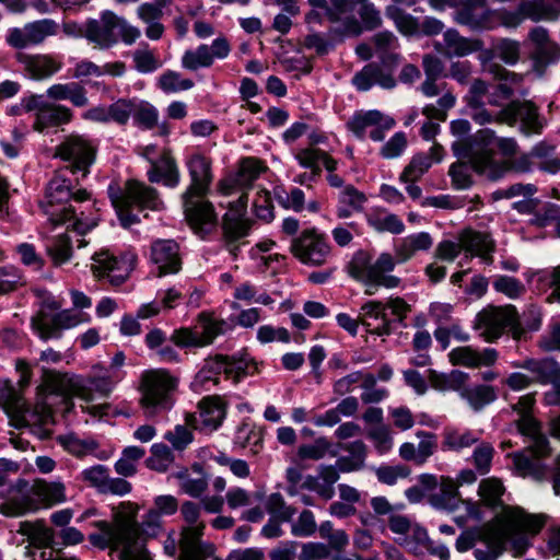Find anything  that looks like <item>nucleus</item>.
Wrapping results in <instances>:
<instances>
[{"instance_id":"30","label":"nucleus","mask_w":560,"mask_h":560,"mask_svg":"<svg viewBox=\"0 0 560 560\" xmlns=\"http://www.w3.org/2000/svg\"><path fill=\"white\" fill-rule=\"evenodd\" d=\"M499 353L493 348L475 349L470 346L457 347L450 351L448 359L453 365H462L469 369L493 365Z\"/></svg>"},{"instance_id":"21","label":"nucleus","mask_w":560,"mask_h":560,"mask_svg":"<svg viewBox=\"0 0 560 560\" xmlns=\"http://www.w3.org/2000/svg\"><path fill=\"white\" fill-rule=\"evenodd\" d=\"M230 52L231 46L229 40L220 36L210 46L202 44L196 49L186 50L182 57V67L190 71L209 68L215 59H225Z\"/></svg>"},{"instance_id":"46","label":"nucleus","mask_w":560,"mask_h":560,"mask_svg":"<svg viewBox=\"0 0 560 560\" xmlns=\"http://www.w3.org/2000/svg\"><path fill=\"white\" fill-rule=\"evenodd\" d=\"M35 116L34 129L43 132L48 128L68 124L72 118V112L63 105L48 102L44 109Z\"/></svg>"},{"instance_id":"20","label":"nucleus","mask_w":560,"mask_h":560,"mask_svg":"<svg viewBox=\"0 0 560 560\" xmlns=\"http://www.w3.org/2000/svg\"><path fill=\"white\" fill-rule=\"evenodd\" d=\"M225 418V405L220 397L209 396L198 404V412L186 413V424L203 433L215 431Z\"/></svg>"},{"instance_id":"28","label":"nucleus","mask_w":560,"mask_h":560,"mask_svg":"<svg viewBox=\"0 0 560 560\" xmlns=\"http://www.w3.org/2000/svg\"><path fill=\"white\" fill-rule=\"evenodd\" d=\"M395 67H386L371 62L366 65L360 72L352 78V83L359 91H369L373 85H378L382 89H394L396 80L393 75Z\"/></svg>"},{"instance_id":"63","label":"nucleus","mask_w":560,"mask_h":560,"mask_svg":"<svg viewBox=\"0 0 560 560\" xmlns=\"http://www.w3.org/2000/svg\"><path fill=\"white\" fill-rule=\"evenodd\" d=\"M145 452L139 446H128L122 451L120 458L115 464V470L118 475L130 477L137 471L138 462L144 456Z\"/></svg>"},{"instance_id":"2","label":"nucleus","mask_w":560,"mask_h":560,"mask_svg":"<svg viewBox=\"0 0 560 560\" xmlns=\"http://www.w3.org/2000/svg\"><path fill=\"white\" fill-rule=\"evenodd\" d=\"M116 376H108L104 366L93 365L88 375H68L57 372H45L43 383L37 387L36 400L30 406L28 415L34 421L47 424L52 419L50 396L61 395L77 397L85 402L107 397L116 387Z\"/></svg>"},{"instance_id":"19","label":"nucleus","mask_w":560,"mask_h":560,"mask_svg":"<svg viewBox=\"0 0 560 560\" xmlns=\"http://www.w3.org/2000/svg\"><path fill=\"white\" fill-rule=\"evenodd\" d=\"M396 125L393 117L377 109L357 112L347 122L348 129L359 139H364L369 132L373 141H382L385 132Z\"/></svg>"},{"instance_id":"59","label":"nucleus","mask_w":560,"mask_h":560,"mask_svg":"<svg viewBox=\"0 0 560 560\" xmlns=\"http://www.w3.org/2000/svg\"><path fill=\"white\" fill-rule=\"evenodd\" d=\"M466 378L467 374L457 370L451 373H439L434 370L429 371V381L432 387L442 392L459 389Z\"/></svg>"},{"instance_id":"8","label":"nucleus","mask_w":560,"mask_h":560,"mask_svg":"<svg viewBox=\"0 0 560 560\" xmlns=\"http://www.w3.org/2000/svg\"><path fill=\"white\" fill-rule=\"evenodd\" d=\"M258 372V364L248 355H215L205 361L191 384L195 390H210L218 384L219 375L225 374L228 378L238 382L247 375Z\"/></svg>"},{"instance_id":"6","label":"nucleus","mask_w":560,"mask_h":560,"mask_svg":"<svg viewBox=\"0 0 560 560\" xmlns=\"http://www.w3.org/2000/svg\"><path fill=\"white\" fill-rule=\"evenodd\" d=\"M177 384V378L164 369L144 372L140 386V404L144 416L155 418L170 411L175 404Z\"/></svg>"},{"instance_id":"7","label":"nucleus","mask_w":560,"mask_h":560,"mask_svg":"<svg viewBox=\"0 0 560 560\" xmlns=\"http://www.w3.org/2000/svg\"><path fill=\"white\" fill-rule=\"evenodd\" d=\"M60 303L51 295L43 299L36 315L32 317V328L43 340L58 339L62 331L71 329L90 320V316L75 310H63Z\"/></svg>"},{"instance_id":"62","label":"nucleus","mask_w":560,"mask_h":560,"mask_svg":"<svg viewBox=\"0 0 560 560\" xmlns=\"http://www.w3.org/2000/svg\"><path fill=\"white\" fill-rule=\"evenodd\" d=\"M327 455L335 457L337 452L332 450L331 443L324 436L316 439L311 444H302L298 450L301 459L319 460Z\"/></svg>"},{"instance_id":"1","label":"nucleus","mask_w":560,"mask_h":560,"mask_svg":"<svg viewBox=\"0 0 560 560\" xmlns=\"http://www.w3.org/2000/svg\"><path fill=\"white\" fill-rule=\"evenodd\" d=\"M179 509L178 500L172 494H160L142 516L141 528L137 522L138 505L124 502L113 510V522L97 521L93 525L98 533L89 536L90 542L100 549L119 551L121 560H151L145 548V537L155 538L164 529V517L173 516Z\"/></svg>"},{"instance_id":"60","label":"nucleus","mask_w":560,"mask_h":560,"mask_svg":"<svg viewBox=\"0 0 560 560\" xmlns=\"http://www.w3.org/2000/svg\"><path fill=\"white\" fill-rule=\"evenodd\" d=\"M131 117L140 128L152 129L158 124L159 112L149 102L133 98Z\"/></svg>"},{"instance_id":"34","label":"nucleus","mask_w":560,"mask_h":560,"mask_svg":"<svg viewBox=\"0 0 560 560\" xmlns=\"http://www.w3.org/2000/svg\"><path fill=\"white\" fill-rule=\"evenodd\" d=\"M443 155V148L438 143L433 144L428 153L415 154L400 174V182L419 180L429 171L433 163L442 161Z\"/></svg>"},{"instance_id":"32","label":"nucleus","mask_w":560,"mask_h":560,"mask_svg":"<svg viewBox=\"0 0 560 560\" xmlns=\"http://www.w3.org/2000/svg\"><path fill=\"white\" fill-rule=\"evenodd\" d=\"M511 366L528 371L533 383L541 385H547L549 382H556L560 378V364L552 358H527L523 361L511 362Z\"/></svg>"},{"instance_id":"49","label":"nucleus","mask_w":560,"mask_h":560,"mask_svg":"<svg viewBox=\"0 0 560 560\" xmlns=\"http://www.w3.org/2000/svg\"><path fill=\"white\" fill-rule=\"evenodd\" d=\"M480 431L447 428L443 432L442 448L445 451L460 452L477 444L480 441Z\"/></svg>"},{"instance_id":"16","label":"nucleus","mask_w":560,"mask_h":560,"mask_svg":"<svg viewBox=\"0 0 560 560\" xmlns=\"http://www.w3.org/2000/svg\"><path fill=\"white\" fill-rule=\"evenodd\" d=\"M291 252L304 265L322 266L330 258L331 246L324 234L307 229L292 241Z\"/></svg>"},{"instance_id":"57","label":"nucleus","mask_w":560,"mask_h":560,"mask_svg":"<svg viewBox=\"0 0 560 560\" xmlns=\"http://www.w3.org/2000/svg\"><path fill=\"white\" fill-rule=\"evenodd\" d=\"M342 448L349 452L350 455L338 458L337 466L340 471L348 472L360 469L364 464L366 455L365 444L362 441H353L346 444Z\"/></svg>"},{"instance_id":"50","label":"nucleus","mask_w":560,"mask_h":560,"mask_svg":"<svg viewBox=\"0 0 560 560\" xmlns=\"http://www.w3.org/2000/svg\"><path fill=\"white\" fill-rule=\"evenodd\" d=\"M0 406L8 415L14 417H25L30 412V406L7 380L0 381Z\"/></svg>"},{"instance_id":"25","label":"nucleus","mask_w":560,"mask_h":560,"mask_svg":"<svg viewBox=\"0 0 560 560\" xmlns=\"http://www.w3.org/2000/svg\"><path fill=\"white\" fill-rule=\"evenodd\" d=\"M190 185L184 192H197V195H207L212 182L211 160L200 152H192L185 159Z\"/></svg>"},{"instance_id":"45","label":"nucleus","mask_w":560,"mask_h":560,"mask_svg":"<svg viewBox=\"0 0 560 560\" xmlns=\"http://www.w3.org/2000/svg\"><path fill=\"white\" fill-rule=\"evenodd\" d=\"M477 536L481 546L475 547V558L477 560H497L501 552V538L494 527L486 524L477 529Z\"/></svg>"},{"instance_id":"11","label":"nucleus","mask_w":560,"mask_h":560,"mask_svg":"<svg viewBox=\"0 0 560 560\" xmlns=\"http://www.w3.org/2000/svg\"><path fill=\"white\" fill-rule=\"evenodd\" d=\"M494 243L488 234L465 230L454 240L440 242L435 255L442 260L453 261L464 252L466 257H478L485 264H491Z\"/></svg>"},{"instance_id":"61","label":"nucleus","mask_w":560,"mask_h":560,"mask_svg":"<svg viewBox=\"0 0 560 560\" xmlns=\"http://www.w3.org/2000/svg\"><path fill=\"white\" fill-rule=\"evenodd\" d=\"M385 15L394 22L397 30L404 35H415L419 31V24L416 18L408 14L401 8L387 5Z\"/></svg>"},{"instance_id":"48","label":"nucleus","mask_w":560,"mask_h":560,"mask_svg":"<svg viewBox=\"0 0 560 560\" xmlns=\"http://www.w3.org/2000/svg\"><path fill=\"white\" fill-rule=\"evenodd\" d=\"M375 54L386 67H396L400 55L397 52L399 43L397 37L388 31L380 32L373 36Z\"/></svg>"},{"instance_id":"35","label":"nucleus","mask_w":560,"mask_h":560,"mask_svg":"<svg viewBox=\"0 0 560 560\" xmlns=\"http://www.w3.org/2000/svg\"><path fill=\"white\" fill-rule=\"evenodd\" d=\"M524 276L536 290L544 293L550 291L547 296L548 302L560 303V266L526 271Z\"/></svg>"},{"instance_id":"14","label":"nucleus","mask_w":560,"mask_h":560,"mask_svg":"<svg viewBox=\"0 0 560 560\" xmlns=\"http://www.w3.org/2000/svg\"><path fill=\"white\" fill-rule=\"evenodd\" d=\"M205 196L197 192L182 195L185 219L192 231L201 237L210 234L218 226V214L213 205L205 199Z\"/></svg>"},{"instance_id":"64","label":"nucleus","mask_w":560,"mask_h":560,"mask_svg":"<svg viewBox=\"0 0 560 560\" xmlns=\"http://www.w3.org/2000/svg\"><path fill=\"white\" fill-rule=\"evenodd\" d=\"M27 35L32 45L43 43L47 37L55 36L58 33V24L51 19H43L27 23Z\"/></svg>"},{"instance_id":"47","label":"nucleus","mask_w":560,"mask_h":560,"mask_svg":"<svg viewBox=\"0 0 560 560\" xmlns=\"http://www.w3.org/2000/svg\"><path fill=\"white\" fill-rule=\"evenodd\" d=\"M444 52L447 56L463 57L482 48L480 39L462 36L456 30L450 28L443 34Z\"/></svg>"},{"instance_id":"23","label":"nucleus","mask_w":560,"mask_h":560,"mask_svg":"<svg viewBox=\"0 0 560 560\" xmlns=\"http://www.w3.org/2000/svg\"><path fill=\"white\" fill-rule=\"evenodd\" d=\"M37 511L31 486L25 480H19L12 486L8 498L0 503V514L7 517H21Z\"/></svg>"},{"instance_id":"5","label":"nucleus","mask_w":560,"mask_h":560,"mask_svg":"<svg viewBox=\"0 0 560 560\" xmlns=\"http://www.w3.org/2000/svg\"><path fill=\"white\" fill-rule=\"evenodd\" d=\"M108 196L118 214L120 223L129 228L139 219L131 212V209L153 210L163 209V201L160 199L156 190L138 180H128L122 189L117 184L108 186Z\"/></svg>"},{"instance_id":"18","label":"nucleus","mask_w":560,"mask_h":560,"mask_svg":"<svg viewBox=\"0 0 560 560\" xmlns=\"http://www.w3.org/2000/svg\"><path fill=\"white\" fill-rule=\"evenodd\" d=\"M528 39L533 45L529 56L532 71L541 78L549 67L560 61V46L550 38L548 30L542 26L532 28L528 33Z\"/></svg>"},{"instance_id":"12","label":"nucleus","mask_w":560,"mask_h":560,"mask_svg":"<svg viewBox=\"0 0 560 560\" xmlns=\"http://www.w3.org/2000/svg\"><path fill=\"white\" fill-rule=\"evenodd\" d=\"M229 330L228 323L213 312H201L195 328H179L173 331L171 340L182 348H202Z\"/></svg>"},{"instance_id":"41","label":"nucleus","mask_w":560,"mask_h":560,"mask_svg":"<svg viewBox=\"0 0 560 560\" xmlns=\"http://www.w3.org/2000/svg\"><path fill=\"white\" fill-rule=\"evenodd\" d=\"M432 245L433 240L427 232H419L406 236L395 246V257L393 256L395 265L408 261L418 252L429 250Z\"/></svg>"},{"instance_id":"55","label":"nucleus","mask_w":560,"mask_h":560,"mask_svg":"<svg viewBox=\"0 0 560 560\" xmlns=\"http://www.w3.org/2000/svg\"><path fill=\"white\" fill-rule=\"evenodd\" d=\"M459 395L476 411L497 399L494 387L485 384L466 386L460 389Z\"/></svg>"},{"instance_id":"29","label":"nucleus","mask_w":560,"mask_h":560,"mask_svg":"<svg viewBox=\"0 0 560 560\" xmlns=\"http://www.w3.org/2000/svg\"><path fill=\"white\" fill-rule=\"evenodd\" d=\"M354 7L352 0H330L327 16L332 22H341L340 26L335 28L332 33H339L342 37H355L362 33L363 28L358 19L348 15L353 13Z\"/></svg>"},{"instance_id":"17","label":"nucleus","mask_w":560,"mask_h":560,"mask_svg":"<svg viewBox=\"0 0 560 560\" xmlns=\"http://www.w3.org/2000/svg\"><path fill=\"white\" fill-rule=\"evenodd\" d=\"M56 154L69 164L73 173L85 177L95 161L96 147L90 139L73 135L58 145Z\"/></svg>"},{"instance_id":"27","label":"nucleus","mask_w":560,"mask_h":560,"mask_svg":"<svg viewBox=\"0 0 560 560\" xmlns=\"http://www.w3.org/2000/svg\"><path fill=\"white\" fill-rule=\"evenodd\" d=\"M16 60L22 66L26 77L33 80H46L62 68V61L51 55L16 54Z\"/></svg>"},{"instance_id":"44","label":"nucleus","mask_w":560,"mask_h":560,"mask_svg":"<svg viewBox=\"0 0 560 560\" xmlns=\"http://www.w3.org/2000/svg\"><path fill=\"white\" fill-rule=\"evenodd\" d=\"M502 121L521 120L527 132H538L541 129L538 112L532 103L513 104L501 113Z\"/></svg>"},{"instance_id":"3","label":"nucleus","mask_w":560,"mask_h":560,"mask_svg":"<svg viewBox=\"0 0 560 560\" xmlns=\"http://www.w3.org/2000/svg\"><path fill=\"white\" fill-rule=\"evenodd\" d=\"M89 198L85 189L72 191L71 183L57 175L48 183L40 207L51 224H66L67 229L82 235L91 231L97 222L95 214H86L82 209L81 203Z\"/></svg>"},{"instance_id":"10","label":"nucleus","mask_w":560,"mask_h":560,"mask_svg":"<svg viewBox=\"0 0 560 560\" xmlns=\"http://www.w3.org/2000/svg\"><path fill=\"white\" fill-rule=\"evenodd\" d=\"M180 514L187 524L180 532V560H219L210 545L201 542L205 524L200 522V506L191 501L180 505Z\"/></svg>"},{"instance_id":"38","label":"nucleus","mask_w":560,"mask_h":560,"mask_svg":"<svg viewBox=\"0 0 560 560\" xmlns=\"http://www.w3.org/2000/svg\"><path fill=\"white\" fill-rule=\"evenodd\" d=\"M31 486L37 510L48 509L67 500L66 487L60 481L35 480Z\"/></svg>"},{"instance_id":"52","label":"nucleus","mask_w":560,"mask_h":560,"mask_svg":"<svg viewBox=\"0 0 560 560\" xmlns=\"http://www.w3.org/2000/svg\"><path fill=\"white\" fill-rule=\"evenodd\" d=\"M388 527L394 534L404 536L405 538L412 536L417 541L428 540L427 530L417 524L409 515L394 512L388 517Z\"/></svg>"},{"instance_id":"43","label":"nucleus","mask_w":560,"mask_h":560,"mask_svg":"<svg viewBox=\"0 0 560 560\" xmlns=\"http://www.w3.org/2000/svg\"><path fill=\"white\" fill-rule=\"evenodd\" d=\"M246 206L247 195L242 194L237 201L230 205L223 218L225 233L233 238H240L246 235L247 225L244 220Z\"/></svg>"},{"instance_id":"9","label":"nucleus","mask_w":560,"mask_h":560,"mask_svg":"<svg viewBox=\"0 0 560 560\" xmlns=\"http://www.w3.org/2000/svg\"><path fill=\"white\" fill-rule=\"evenodd\" d=\"M395 268V260L389 253H382L375 260L369 254L359 252L350 265V272L353 278L363 282L366 287V294H374L378 287L387 289L397 288L400 279L388 275Z\"/></svg>"},{"instance_id":"26","label":"nucleus","mask_w":560,"mask_h":560,"mask_svg":"<svg viewBox=\"0 0 560 560\" xmlns=\"http://www.w3.org/2000/svg\"><path fill=\"white\" fill-rule=\"evenodd\" d=\"M150 261L158 267L159 277L177 273L182 267L177 243L173 240H155L151 245Z\"/></svg>"},{"instance_id":"54","label":"nucleus","mask_w":560,"mask_h":560,"mask_svg":"<svg viewBox=\"0 0 560 560\" xmlns=\"http://www.w3.org/2000/svg\"><path fill=\"white\" fill-rule=\"evenodd\" d=\"M368 223L377 232H389L400 234L405 230L404 222L394 213L382 209H372L366 214Z\"/></svg>"},{"instance_id":"58","label":"nucleus","mask_w":560,"mask_h":560,"mask_svg":"<svg viewBox=\"0 0 560 560\" xmlns=\"http://www.w3.org/2000/svg\"><path fill=\"white\" fill-rule=\"evenodd\" d=\"M518 5L523 16L534 22L556 18L555 9L546 0H523Z\"/></svg>"},{"instance_id":"31","label":"nucleus","mask_w":560,"mask_h":560,"mask_svg":"<svg viewBox=\"0 0 560 560\" xmlns=\"http://www.w3.org/2000/svg\"><path fill=\"white\" fill-rule=\"evenodd\" d=\"M450 5L457 9L455 20L471 30L487 28L488 10L486 0H447Z\"/></svg>"},{"instance_id":"22","label":"nucleus","mask_w":560,"mask_h":560,"mask_svg":"<svg viewBox=\"0 0 560 560\" xmlns=\"http://www.w3.org/2000/svg\"><path fill=\"white\" fill-rule=\"evenodd\" d=\"M118 15L105 10L100 19L86 21V39L100 49H108L118 43L116 34Z\"/></svg>"},{"instance_id":"56","label":"nucleus","mask_w":560,"mask_h":560,"mask_svg":"<svg viewBox=\"0 0 560 560\" xmlns=\"http://www.w3.org/2000/svg\"><path fill=\"white\" fill-rule=\"evenodd\" d=\"M366 202V196L353 186H346L339 192V205L337 207V215L340 219H347L354 212L363 209Z\"/></svg>"},{"instance_id":"42","label":"nucleus","mask_w":560,"mask_h":560,"mask_svg":"<svg viewBox=\"0 0 560 560\" xmlns=\"http://www.w3.org/2000/svg\"><path fill=\"white\" fill-rule=\"evenodd\" d=\"M503 518L511 527L530 534L538 533L546 522L544 514H528L518 506H504Z\"/></svg>"},{"instance_id":"4","label":"nucleus","mask_w":560,"mask_h":560,"mask_svg":"<svg viewBox=\"0 0 560 560\" xmlns=\"http://www.w3.org/2000/svg\"><path fill=\"white\" fill-rule=\"evenodd\" d=\"M494 141V132L491 129L477 131L470 141L469 148L464 155H467L478 174L491 180L501 178L508 171L526 173L533 170V159H542L548 155L552 148L538 144L530 153L522 154L510 160L499 162L492 158L490 145Z\"/></svg>"},{"instance_id":"40","label":"nucleus","mask_w":560,"mask_h":560,"mask_svg":"<svg viewBox=\"0 0 560 560\" xmlns=\"http://www.w3.org/2000/svg\"><path fill=\"white\" fill-rule=\"evenodd\" d=\"M471 139H472V137L467 139V141H465V142L456 141L452 145L454 154L457 158L467 159L469 164H470V166H468L465 163H454V164L451 165L448 174H450V176L452 178L453 186L456 189H467V188H469L471 186L472 178H471L470 168H472L476 173H478L474 168L469 158L467 155H464L465 152L467 151V149L469 148Z\"/></svg>"},{"instance_id":"39","label":"nucleus","mask_w":560,"mask_h":560,"mask_svg":"<svg viewBox=\"0 0 560 560\" xmlns=\"http://www.w3.org/2000/svg\"><path fill=\"white\" fill-rule=\"evenodd\" d=\"M438 491L431 494V504L439 510L455 513L460 510V492L455 479L440 477Z\"/></svg>"},{"instance_id":"24","label":"nucleus","mask_w":560,"mask_h":560,"mask_svg":"<svg viewBox=\"0 0 560 560\" xmlns=\"http://www.w3.org/2000/svg\"><path fill=\"white\" fill-rule=\"evenodd\" d=\"M534 404V396L527 394L522 396L514 405V410L520 413L517 429L522 435L533 439V447L538 454H544L547 451V438L540 433L538 422L530 416Z\"/></svg>"},{"instance_id":"36","label":"nucleus","mask_w":560,"mask_h":560,"mask_svg":"<svg viewBox=\"0 0 560 560\" xmlns=\"http://www.w3.org/2000/svg\"><path fill=\"white\" fill-rule=\"evenodd\" d=\"M360 323L368 332L386 336L390 332V322L385 312V305L378 301H369L361 306Z\"/></svg>"},{"instance_id":"51","label":"nucleus","mask_w":560,"mask_h":560,"mask_svg":"<svg viewBox=\"0 0 560 560\" xmlns=\"http://www.w3.org/2000/svg\"><path fill=\"white\" fill-rule=\"evenodd\" d=\"M46 95L54 101H70L77 107L88 104L84 88L75 82L52 84L47 89Z\"/></svg>"},{"instance_id":"37","label":"nucleus","mask_w":560,"mask_h":560,"mask_svg":"<svg viewBox=\"0 0 560 560\" xmlns=\"http://www.w3.org/2000/svg\"><path fill=\"white\" fill-rule=\"evenodd\" d=\"M147 174L151 183H162L170 188L177 187L180 182L177 164L165 151L159 154L156 162H153Z\"/></svg>"},{"instance_id":"15","label":"nucleus","mask_w":560,"mask_h":560,"mask_svg":"<svg viewBox=\"0 0 560 560\" xmlns=\"http://www.w3.org/2000/svg\"><path fill=\"white\" fill-rule=\"evenodd\" d=\"M516 322L514 306H488L476 315L474 329L486 341L493 342L502 336L505 328H513Z\"/></svg>"},{"instance_id":"33","label":"nucleus","mask_w":560,"mask_h":560,"mask_svg":"<svg viewBox=\"0 0 560 560\" xmlns=\"http://www.w3.org/2000/svg\"><path fill=\"white\" fill-rule=\"evenodd\" d=\"M533 444V439H530L528 451L517 452L512 455L514 470L521 477L542 480L546 477V469L538 458L549 454V445L547 444L546 453L538 454L534 450Z\"/></svg>"},{"instance_id":"53","label":"nucleus","mask_w":560,"mask_h":560,"mask_svg":"<svg viewBox=\"0 0 560 560\" xmlns=\"http://www.w3.org/2000/svg\"><path fill=\"white\" fill-rule=\"evenodd\" d=\"M477 493L483 505L498 508L503 503L505 487L500 478L491 476L480 480Z\"/></svg>"},{"instance_id":"13","label":"nucleus","mask_w":560,"mask_h":560,"mask_svg":"<svg viewBox=\"0 0 560 560\" xmlns=\"http://www.w3.org/2000/svg\"><path fill=\"white\" fill-rule=\"evenodd\" d=\"M92 260L91 269L94 277L118 287L130 277L138 256L133 250L115 254L108 249H101L92 256Z\"/></svg>"}]
</instances>
